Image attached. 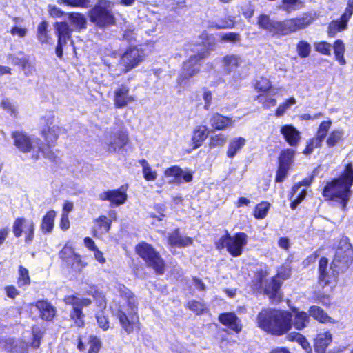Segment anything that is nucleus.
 <instances>
[{"mask_svg": "<svg viewBox=\"0 0 353 353\" xmlns=\"http://www.w3.org/2000/svg\"><path fill=\"white\" fill-rule=\"evenodd\" d=\"M165 176H174V180L170 181V183H181L183 181L181 179V175L183 174V170L178 166H172L165 170Z\"/></svg>", "mask_w": 353, "mask_h": 353, "instance_id": "a19ab883", "label": "nucleus"}, {"mask_svg": "<svg viewBox=\"0 0 353 353\" xmlns=\"http://www.w3.org/2000/svg\"><path fill=\"white\" fill-rule=\"evenodd\" d=\"M203 99L205 101L204 109L208 110L212 100V92L208 90H205L203 93Z\"/></svg>", "mask_w": 353, "mask_h": 353, "instance_id": "774afa93", "label": "nucleus"}, {"mask_svg": "<svg viewBox=\"0 0 353 353\" xmlns=\"http://www.w3.org/2000/svg\"><path fill=\"white\" fill-rule=\"evenodd\" d=\"M283 4L281 9L288 13L299 10L303 7V3L301 0H283Z\"/></svg>", "mask_w": 353, "mask_h": 353, "instance_id": "4c0bfd02", "label": "nucleus"}, {"mask_svg": "<svg viewBox=\"0 0 353 353\" xmlns=\"http://www.w3.org/2000/svg\"><path fill=\"white\" fill-rule=\"evenodd\" d=\"M347 25L341 20L332 21L328 26L327 34L330 37H334L339 32L346 28Z\"/></svg>", "mask_w": 353, "mask_h": 353, "instance_id": "ea45409f", "label": "nucleus"}, {"mask_svg": "<svg viewBox=\"0 0 353 353\" xmlns=\"http://www.w3.org/2000/svg\"><path fill=\"white\" fill-rule=\"evenodd\" d=\"M332 341V334L329 332H320L317 334L315 342L314 349L316 353H325L326 348Z\"/></svg>", "mask_w": 353, "mask_h": 353, "instance_id": "4be33fe9", "label": "nucleus"}, {"mask_svg": "<svg viewBox=\"0 0 353 353\" xmlns=\"http://www.w3.org/2000/svg\"><path fill=\"white\" fill-rule=\"evenodd\" d=\"M291 312L285 310L266 308L257 315V326L263 331L275 336L288 333L292 328Z\"/></svg>", "mask_w": 353, "mask_h": 353, "instance_id": "f03ea898", "label": "nucleus"}, {"mask_svg": "<svg viewBox=\"0 0 353 353\" xmlns=\"http://www.w3.org/2000/svg\"><path fill=\"white\" fill-rule=\"evenodd\" d=\"M63 2L72 7H79L82 8H87L90 3V0H62Z\"/></svg>", "mask_w": 353, "mask_h": 353, "instance_id": "680f3d73", "label": "nucleus"}, {"mask_svg": "<svg viewBox=\"0 0 353 353\" xmlns=\"http://www.w3.org/2000/svg\"><path fill=\"white\" fill-rule=\"evenodd\" d=\"M96 221L99 223V226L105 232H108L111 226V221L109 220L105 216H99Z\"/></svg>", "mask_w": 353, "mask_h": 353, "instance_id": "0e129e2a", "label": "nucleus"}, {"mask_svg": "<svg viewBox=\"0 0 353 353\" xmlns=\"http://www.w3.org/2000/svg\"><path fill=\"white\" fill-rule=\"evenodd\" d=\"M134 100L132 96L129 95V88L126 85H122L114 91V102L117 108H123Z\"/></svg>", "mask_w": 353, "mask_h": 353, "instance_id": "dca6fc26", "label": "nucleus"}, {"mask_svg": "<svg viewBox=\"0 0 353 353\" xmlns=\"http://www.w3.org/2000/svg\"><path fill=\"white\" fill-rule=\"evenodd\" d=\"M210 123L215 130H221L233 126L234 121L232 118L216 113L210 119Z\"/></svg>", "mask_w": 353, "mask_h": 353, "instance_id": "412c9836", "label": "nucleus"}, {"mask_svg": "<svg viewBox=\"0 0 353 353\" xmlns=\"http://www.w3.org/2000/svg\"><path fill=\"white\" fill-rule=\"evenodd\" d=\"M63 131V128L57 125L48 126L43 129L42 135L48 144H50L54 143L59 138V134Z\"/></svg>", "mask_w": 353, "mask_h": 353, "instance_id": "bb28decb", "label": "nucleus"}, {"mask_svg": "<svg viewBox=\"0 0 353 353\" xmlns=\"http://www.w3.org/2000/svg\"><path fill=\"white\" fill-rule=\"evenodd\" d=\"M353 14V0H348L347 5L345 8V12L341 16L340 20L347 25V21L351 18Z\"/></svg>", "mask_w": 353, "mask_h": 353, "instance_id": "e2e57ef3", "label": "nucleus"}, {"mask_svg": "<svg viewBox=\"0 0 353 353\" xmlns=\"http://www.w3.org/2000/svg\"><path fill=\"white\" fill-rule=\"evenodd\" d=\"M169 243L172 246H186L192 243V239L182 236L179 234V230H175L168 238Z\"/></svg>", "mask_w": 353, "mask_h": 353, "instance_id": "c756f323", "label": "nucleus"}, {"mask_svg": "<svg viewBox=\"0 0 353 353\" xmlns=\"http://www.w3.org/2000/svg\"><path fill=\"white\" fill-rule=\"evenodd\" d=\"M292 314V326L293 325L296 330H301L305 327L309 322L310 317L308 314L303 312L299 311L297 309H294Z\"/></svg>", "mask_w": 353, "mask_h": 353, "instance_id": "5701e85b", "label": "nucleus"}, {"mask_svg": "<svg viewBox=\"0 0 353 353\" xmlns=\"http://www.w3.org/2000/svg\"><path fill=\"white\" fill-rule=\"evenodd\" d=\"M352 184L353 166L352 163H348L338 178L327 183L323 189V196L339 203L345 210L352 195L350 188Z\"/></svg>", "mask_w": 353, "mask_h": 353, "instance_id": "7ed1b4c3", "label": "nucleus"}, {"mask_svg": "<svg viewBox=\"0 0 353 353\" xmlns=\"http://www.w3.org/2000/svg\"><path fill=\"white\" fill-rule=\"evenodd\" d=\"M19 276L18 278V282H17L19 286L22 287L24 285H29L30 282V279L29 276L28 270L26 268L21 265L19 267Z\"/></svg>", "mask_w": 353, "mask_h": 353, "instance_id": "49530a36", "label": "nucleus"}, {"mask_svg": "<svg viewBox=\"0 0 353 353\" xmlns=\"http://www.w3.org/2000/svg\"><path fill=\"white\" fill-rule=\"evenodd\" d=\"M15 22L14 25L10 28L9 32L13 37H17L18 38L23 39L24 38L28 32V30L25 27H22L20 26V22L22 21V19L18 17H14L13 19Z\"/></svg>", "mask_w": 353, "mask_h": 353, "instance_id": "e433bc0d", "label": "nucleus"}, {"mask_svg": "<svg viewBox=\"0 0 353 353\" xmlns=\"http://www.w3.org/2000/svg\"><path fill=\"white\" fill-rule=\"evenodd\" d=\"M322 141L316 138L315 137L311 139H310L307 142V145L305 149L303 151V154L308 155L312 153L314 148H320L321 146Z\"/></svg>", "mask_w": 353, "mask_h": 353, "instance_id": "603ef678", "label": "nucleus"}, {"mask_svg": "<svg viewBox=\"0 0 353 353\" xmlns=\"http://www.w3.org/2000/svg\"><path fill=\"white\" fill-rule=\"evenodd\" d=\"M121 187L120 189L105 191L100 193L99 197L101 201H108L112 206H119L123 204L127 200V194Z\"/></svg>", "mask_w": 353, "mask_h": 353, "instance_id": "2eb2a0df", "label": "nucleus"}, {"mask_svg": "<svg viewBox=\"0 0 353 353\" xmlns=\"http://www.w3.org/2000/svg\"><path fill=\"white\" fill-rule=\"evenodd\" d=\"M242 63V59L239 55L237 54H228L223 59V64L224 70L227 72L237 68Z\"/></svg>", "mask_w": 353, "mask_h": 353, "instance_id": "a878e982", "label": "nucleus"}, {"mask_svg": "<svg viewBox=\"0 0 353 353\" xmlns=\"http://www.w3.org/2000/svg\"><path fill=\"white\" fill-rule=\"evenodd\" d=\"M145 57L144 50L137 47H130L121 57L120 64L124 68V72H128L143 62Z\"/></svg>", "mask_w": 353, "mask_h": 353, "instance_id": "9b49d317", "label": "nucleus"}, {"mask_svg": "<svg viewBox=\"0 0 353 353\" xmlns=\"http://www.w3.org/2000/svg\"><path fill=\"white\" fill-rule=\"evenodd\" d=\"M114 3L110 0H98L88 11L90 21L100 28L114 25Z\"/></svg>", "mask_w": 353, "mask_h": 353, "instance_id": "0eeeda50", "label": "nucleus"}, {"mask_svg": "<svg viewBox=\"0 0 353 353\" xmlns=\"http://www.w3.org/2000/svg\"><path fill=\"white\" fill-rule=\"evenodd\" d=\"M8 58L12 63H14L15 65H21L22 67H25V65L28 61L26 56L23 54V52H20L17 56H14L12 54H9Z\"/></svg>", "mask_w": 353, "mask_h": 353, "instance_id": "bf43d9fd", "label": "nucleus"}, {"mask_svg": "<svg viewBox=\"0 0 353 353\" xmlns=\"http://www.w3.org/2000/svg\"><path fill=\"white\" fill-rule=\"evenodd\" d=\"M96 317L99 327L103 330H107L109 328L110 323L108 317L102 313L98 314Z\"/></svg>", "mask_w": 353, "mask_h": 353, "instance_id": "69168bd1", "label": "nucleus"}, {"mask_svg": "<svg viewBox=\"0 0 353 353\" xmlns=\"http://www.w3.org/2000/svg\"><path fill=\"white\" fill-rule=\"evenodd\" d=\"M117 288L119 295L123 299L117 317L122 329L129 334L134 330H140L141 323L137 312L136 300L132 292L125 286L119 284Z\"/></svg>", "mask_w": 353, "mask_h": 353, "instance_id": "20e7f679", "label": "nucleus"}, {"mask_svg": "<svg viewBox=\"0 0 353 353\" xmlns=\"http://www.w3.org/2000/svg\"><path fill=\"white\" fill-rule=\"evenodd\" d=\"M88 353H98L101 345V341L97 336H91L89 339Z\"/></svg>", "mask_w": 353, "mask_h": 353, "instance_id": "6e6d98bb", "label": "nucleus"}, {"mask_svg": "<svg viewBox=\"0 0 353 353\" xmlns=\"http://www.w3.org/2000/svg\"><path fill=\"white\" fill-rule=\"evenodd\" d=\"M281 283L276 276L273 277L271 281L265 287V292L268 294L270 299H279V291Z\"/></svg>", "mask_w": 353, "mask_h": 353, "instance_id": "c85d7f7f", "label": "nucleus"}, {"mask_svg": "<svg viewBox=\"0 0 353 353\" xmlns=\"http://www.w3.org/2000/svg\"><path fill=\"white\" fill-rule=\"evenodd\" d=\"M331 47V44L325 41L316 42L314 43L316 51L325 55L330 54Z\"/></svg>", "mask_w": 353, "mask_h": 353, "instance_id": "13d9d810", "label": "nucleus"}, {"mask_svg": "<svg viewBox=\"0 0 353 353\" xmlns=\"http://www.w3.org/2000/svg\"><path fill=\"white\" fill-rule=\"evenodd\" d=\"M219 320L223 325L228 327L236 333L241 331L242 325L241 320L233 312L221 314L219 316Z\"/></svg>", "mask_w": 353, "mask_h": 353, "instance_id": "6ab92c4d", "label": "nucleus"}, {"mask_svg": "<svg viewBox=\"0 0 353 353\" xmlns=\"http://www.w3.org/2000/svg\"><path fill=\"white\" fill-rule=\"evenodd\" d=\"M55 34L58 37L56 54L61 58L63 55V47L71 39V34L73 31L66 22H56L54 24Z\"/></svg>", "mask_w": 353, "mask_h": 353, "instance_id": "f8f14e48", "label": "nucleus"}, {"mask_svg": "<svg viewBox=\"0 0 353 353\" xmlns=\"http://www.w3.org/2000/svg\"><path fill=\"white\" fill-rule=\"evenodd\" d=\"M56 217V212L50 210L42 219L41 228L44 232H50L54 228V221Z\"/></svg>", "mask_w": 353, "mask_h": 353, "instance_id": "2f4dec72", "label": "nucleus"}, {"mask_svg": "<svg viewBox=\"0 0 353 353\" xmlns=\"http://www.w3.org/2000/svg\"><path fill=\"white\" fill-rule=\"evenodd\" d=\"M333 261L334 265L344 272L352 264L353 261V248L347 238L343 237L340 240Z\"/></svg>", "mask_w": 353, "mask_h": 353, "instance_id": "9d476101", "label": "nucleus"}, {"mask_svg": "<svg viewBox=\"0 0 353 353\" xmlns=\"http://www.w3.org/2000/svg\"><path fill=\"white\" fill-rule=\"evenodd\" d=\"M68 19L73 27V30L80 31L86 28L87 20L81 13H70L68 14Z\"/></svg>", "mask_w": 353, "mask_h": 353, "instance_id": "cd10ccee", "label": "nucleus"}, {"mask_svg": "<svg viewBox=\"0 0 353 353\" xmlns=\"http://www.w3.org/2000/svg\"><path fill=\"white\" fill-rule=\"evenodd\" d=\"M139 163L143 168V174L147 181H154L157 179V174L156 171L152 170L149 163L145 159L139 161Z\"/></svg>", "mask_w": 353, "mask_h": 353, "instance_id": "58836bf2", "label": "nucleus"}, {"mask_svg": "<svg viewBox=\"0 0 353 353\" xmlns=\"http://www.w3.org/2000/svg\"><path fill=\"white\" fill-rule=\"evenodd\" d=\"M318 272V284L322 288L323 294H317L315 301L327 306L330 303V299L329 296L325 295V293L330 292L333 290L339 274L344 272V271L339 270L338 267L334 265L333 261L331 265L328 266V259L325 257H322L319 261Z\"/></svg>", "mask_w": 353, "mask_h": 353, "instance_id": "39448f33", "label": "nucleus"}, {"mask_svg": "<svg viewBox=\"0 0 353 353\" xmlns=\"http://www.w3.org/2000/svg\"><path fill=\"white\" fill-rule=\"evenodd\" d=\"M70 318L74 321L76 325L79 327L83 326L84 325V314L81 308L73 307L72 310L70 312Z\"/></svg>", "mask_w": 353, "mask_h": 353, "instance_id": "37998d69", "label": "nucleus"}, {"mask_svg": "<svg viewBox=\"0 0 353 353\" xmlns=\"http://www.w3.org/2000/svg\"><path fill=\"white\" fill-rule=\"evenodd\" d=\"M296 50L299 57L302 58L307 57L311 52L310 44L305 41H301L297 43Z\"/></svg>", "mask_w": 353, "mask_h": 353, "instance_id": "c03bdc74", "label": "nucleus"}, {"mask_svg": "<svg viewBox=\"0 0 353 353\" xmlns=\"http://www.w3.org/2000/svg\"><path fill=\"white\" fill-rule=\"evenodd\" d=\"M23 232L28 234L26 238V242L32 241L34 238V222L32 220L25 219V224L23 225Z\"/></svg>", "mask_w": 353, "mask_h": 353, "instance_id": "a18cd8bd", "label": "nucleus"}, {"mask_svg": "<svg viewBox=\"0 0 353 353\" xmlns=\"http://www.w3.org/2000/svg\"><path fill=\"white\" fill-rule=\"evenodd\" d=\"M25 224L24 218H19L15 220L13 224V233L16 237H19L23 231V225Z\"/></svg>", "mask_w": 353, "mask_h": 353, "instance_id": "052dcab7", "label": "nucleus"}, {"mask_svg": "<svg viewBox=\"0 0 353 353\" xmlns=\"http://www.w3.org/2000/svg\"><path fill=\"white\" fill-rule=\"evenodd\" d=\"M248 235L244 232H237L230 236L228 232L222 236L216 243L218 249L226 248L228 252L234 257L240 256L243 252V247L248 243Z\"/></svg>", "mask_w": 353, "mask_h": 353, "instance_id": "6e6552de", "label": "nucleus"}, {"mask_svg": "<svg viewBox=\"0 0 353 353\" xmlns=\"http://www.w3.org/2000/svg\"><path fill=\"white\" fill-rule=\"evenodd\" d=\"M315 19L314 14L305 12L299 17L283 21H275L262 14L258 17L259 26L271 33L273 36H286L303 30L312 23Z\"/></svg>", "mask_w": 353, "mask_h": 353, "instance_id": "f257e3e1", "label": "nucleus"}, {"mask_svg": "<svg viewBox=\"0 0 353 353\" xmlns=\"http://www.w3.org/2000/svg\"><path fill=\"white\" fill-rule=\"evenodd\" d=\"M14 145L22 152H29L35 145H39L40 140L34 137L28 136L21 132H14L12 134Z\"/></svg>", "mask_w": 353, "mask_h": 353, "instance_id": "ddd939ff", "label": "nucleus"}, {"mask_svg": "<svg viewBox=\"0 0 353 353\" xmlns=\"http://www.w3.org/2000/svg\"><path fill=\"white\" fill-rule=\"evenodd\" d=\"M188 306L191 311L194 312L196 314H201L206 310L205 303L194 300L189 301Z\"/></svg>", "mask_w": 353, "mask_h": 353, "instance_id": "8fccbe9b", "label": "nucleus"}, {"mask_svg": "<svg viewBox=\"0 0 353 353\" xmlns=\"http://www.w3.org/2000/svg\"><path fill=\"white\" fill-rule=\"evenodd\" d=\"M343 135L342 130H336L332 131L330 134L326 141V143L329 147H333L336 145L341 139Z\"/></svg>", "mask_w": 353, "mask_h": 353, "instance_id": "09e8293b", "label": "nucleus"}, {"mask_svg": "<svg viewBox=\"0 0 353 353\" xmlns=\"http://www.w3.org/2000/svg\"><path fill=\"white\" fill-rule=\"evenodd\" d=\"M289 169L288 168L279 165L276 181L277 182H282L285 179Z\"/></svg>", "mask_w": 353, "mask_h": 353, "instance_id": "338daca9", "label": "nucleus"}, {"mask_svg": "<svg viewBox=\"0 0 353 353\" xmlns=\"http://www.w3.org/2000/svg\"><path fill=\"white\" fill-rule=\"evenodd\" d=\"M64 301L68 305H71L72 307L81 308L87 307L91 304L92 301L89 299H81L74 295H70L65 297Z\"/></svg>", "mask_w": 353, "mask_h": 353, "instance_id": "473e14b6", "label": "nucleus"}, {"mask_svg": "<svg viewBox=\"0 0 353 353\" xmlns=\"http://www.w3.org/2000/svg\"><path fill=\"white\" fill-rule=\"evenodd\" d=\"M296 103V99L294 97H290L286 100L282 104H280L276 110V116L281 117L285 112V111L290 108L291 105H294Z\"/></svg>", "mask_w": 353, "mask_h": 353, "instance_id": "864d4df0", "label": "nucleus"}, {"mask_svg": "<svg viewBox=\"0 0 353 353\" xmlns=\"http://www.w3.org/2000/svg\"><path fill=\"white\" fill-rule=\"evenodd\" d=\"M269 209V204L266 203H261L257 205L254 210V216L257 219H263Z\"/></svg>", "mask_w": 353, "mask_h": 353, "instance_id": "4d7b16f0", "label": "nucleus"}, {"mask_svg": "<svg viewBox=\"0 0 353 353\" xmlns=\"http://www.w3.org/2000/svg\"><path fill=\"white\" fill-rule=\"evenodd\" d=\"M208 132L205 126H197L194 128L192 137L194 148L201 146V143L207 138Z\"/></svg>", "mask_w": 353, "mask_h": 353, "instance_id": "7c9ffc66", "label": "nucleus"}, {"mask_svg": "<svg viewBox=\"0 0 353 353\" xmlns=\"http://www.w3.org/2000/svg\"><path fill=\"white\" fill-rule=\"evenodd\" d=\"M289 337L292 338V340L296 341L299 343L307 352H310L312 350L311 346L307 339L299 333H294L293 335H290Z\"/></svg>", "mask_w": 353, "mask_h": 353, "instance_id": "de8ad7c7", "label": "nucleus"}, {"mask_svg": "<svg viewBox=\"0 0 353 353\" xmlns=\"http://www.w3.org/2000/svg\"><path fill=\"white\" fill-rule=\"evenodd\" d=\"M309 314L314 319L322 323H335L336 321L327 315V314L320 307L312 305L309 309Z\"/></svg>", "mask_w": 353, "mask_h": 353, "instance_id": "393cba45", "label": "nucleus"}, {"mask_svg": "<svg viewBox=\"0 0 353 353\" xmlns=\"http://www.w3.org/2000/svg\"><path fill=\"white\" fill-rule=\"evenodd\" d=\"M271 82L265 77H261L255 83V88L262 92L268 91L271 88Z\"/></svg>", "mask_w": 353, "mask_h": 353, "instance_id": "5fc2aeb1", "label": "nucleus"}, {"mask_svg": "<svg viewBox=\"0 0 353 353\" xmlns=\"http://www.w3.org/2000/svg\"><path fill=\"white\" fill-rule=\"evenodd\" d=\"M281 133L291 146H296L301 140V133L294 126L285 125L281 128Z\"/></svg>", "mask_w": 353, "mask_h": 353, "instance_id": "aec40b11", "label": "nucleus"}, {"mask_svg": "<svg viewBox=\"0 0 353 353\" xmlns=\"http://www.w3.org/2000/svg\"><path fill=\"white\" fill-rule=\"evenodd\" d=\"M227 141V137L223 134H216L210 138V147L216 148L223 146Z\"/></svg>", "mask_w": 353, "mask_h": 353, "instance_id": "3c124183", "label": "nucleus"}, {"mask_svg": "<svg viewBox=\"0 0 353 353\" xmlns=\"http://www.w3.org/2000/svg\"><path fill=\"white\" fill-rule=\"evenodd\" d=\"M311 181L309 179H304L299 184L293 186L292 190L291 199H294L290 203V208L295 209L297 205L305 199L306 195V190L301 189V185L307 186L310 184Z\"/></svg>", "mask_w": 353, "mask_h": 353, "instance_id": "a211bd4d", "label": "nucleus"}, {"mask_svg": "<svg viewBox=\"0 0 353 353\" xmlns=\"http://www.w3.org/2000/svg\"><path fill=\"white\" fill-rule=\"evenodd\" d=\"M246 139L242 137H236L230 139L226 152L227 157L234 158L246 144Z\"/></svg>", "mask_w": 353, "mask_h": 353, "instance_id": "b1692460", "label": "nucleus"}, {"mask_svg": "<svg viewBox=\"0 0 353 353\" xmlns=\"http://www.w3.org/2000/svg\"><path fill=\"white\" fill-rule=\"evenodd\" d=\"M35 307L39 312L40 317L44 321H50L56 315V307L48 301L39 300L36 302Z\"/></svg>", "mask_w": 353, "mask_h": 353, "instance_id": "f3484780", "label": "nucleus"}, {"mask_svg": "<svg viewBox=\"0 0 353 353\" xmlns=\"http://www.w3.org/2000/svg\"><path fill=\"white\" fill-rule=\"evenodd\" d=\"M137 253L150 267H152L157 274L164 272V262L159 254L148 243L142 242L136 247Z\"/></svg>", "mask_w": 353, "mask_h": 353, "instance_id": "1a4fd4ad", "label": "nucleus"}, {"mask_svg": "<svg viewBox=\"0 0 353 353\" xmlns=\"http://www.w3.org/2000/svg\"><path fill=\"white\" fill-rule=\"evenodd\" d=\"M48 23L42 21L37 28V39L41 43H50L52 39L48 35L47 28Z\"/></svg>", "mask_w": 353, "mask_h": 353, "instance_id": "c9c22d12", "label": "nucleus"}, {"mask_svg": "<svg viewBox=\"0 0 353 353\" xmlns=\"http://www.w3.org/2000/svg\"><path fill=\"white\" fill-rule=\"evenodd\" d=\"M189 59L183 63L181 72L178 78L180 85L185 84V81L190 79L200 71V61L207 57L208 51L203 44H191L186 48Z\"/></svg>", "mask_w": 353, "mask_h": 353, "instance_id": "423d86ee", "label": "nucleus"}, {"mask_svg": "<svg viewBox=\"0 0 353 353\" xmlns=\"http://www.w3.org/2000/svg\"><path fill=\"white\" fill-rule=\"evenodd\" d=\"M128 141V136L125 132L117 131L105 136V145L110 152H116L123 148Z\"/></svg>", "mask_w": 353, "mask_h": 353, "instance_id": "4468645a", "label": "nucleus"}, {"mask_svg": "<svg viewBox=\"0 0 353 353\" xmlns=\"http://www.w3.org/2000/svg\"><path fill=\"white\" fill-rule=\"evenodd\" d=\"M335 59L341 65H345L346 61L344 58L345 45L342 40H336L333 46Z\"/></svg>", "mask_w": 353, "mask_h": 353, "instance_id": "f704fd0d", "label": "nucleus"}, {"mask_svg": "<svg viewBox=\"0 0 353 353\" xmlns=\"http://www.w3.org/2000/svg\"><path fill=\"white\" fill-rule=\"evenodd\" d=\"M294 151L292 149H286L281 151L279 157V165L290 168L293 163Z\"/></svg>", "mask_w": 353, "mask_h": 353, "instance_id": "72a5a7b5", "label": "nucleus"}, {"mask_svg": "<svg viewBox=\"0 0 353 353\" xmlns=\"http://www.w3.org/2000/svg\"><path fill=\"white\" fill-rule=\"evenodd\" d=\"M332 125L331 120L322 121L318 128L316 138L323 141L326 137L328 130H330Z\"/></svg>", "mask_w": 353, "mask_h": 353, "instance_id": "79ce46f5", "label": "nucleus"}]
</instances>
